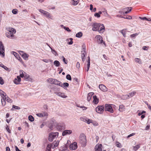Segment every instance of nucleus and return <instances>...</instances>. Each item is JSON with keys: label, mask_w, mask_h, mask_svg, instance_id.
<instances>
[{"label": "nucleus", "mask_w": 151, "mask_h": 151, "mask_svg": "<svg viewBox=\"0 0 151 151\" xmlns=\"http://www.w3.org/2000/svg\"><path fill=\"white\" fill-rule=\"evenodd\" d=\"M92 30L94 31H98L99 32L104 31L105 27L103 24L94 23L92 25Z\"/></svg>", "instance_id": "f257e3e1"}, {"label": "nucleus", "mask_w": 151, "mask_h": 151, "mask_svg": "<svg viewBox=\"0 0 151 151\" xmlns=\"http://www.w3.org/2000/svg\"><path fill=\"white\" fill-rule=\"evenodd\" d=\"M79 141L82 147H84L86 145L87 140L86 137L84 134H81L79 137Z\"/></svg>", "instance_id": "f03ea898"}, {"label": "nucleus", "mask_w": 151, "mask_h": 151, "mask_svg": "<svg viewBox=\"0 0 151 151\" xmlns=\"http://www.w3.org/2000/svg\"><path fill=\"white\" fill-rule=\"evenodd\" d=\"M115 106L114 105L106 104L104 107V110L112 113L114 112L113 108H114Z\"/></svg>", "instance_id": "7ed1b4c3"}, {"label": "nucleus", "mask_w": 151, "mask_h": 151, "mask_svg": "<svg viewBox=\"0 0 151 151\" xmlns=\"http://www.w3.org/2000/svg\"><path fill=\"white\" fill-rule=\"evenodd\" d=\"M58 135V132H52L50 133L48 137V139L50 142L52 141L53 139Z\"/></svg>", "instance_id": "20e7f679"}, {"label": "nucleus", "mask_w": 151, "mask_h": 151, "mask_svg": "<svg viewBox=\"0 0 151 151\" xmlns=\"http://www.w3.org/2000/svg\"><path fill=\"white\" fill-rule=\"evenodd\" d=\"M57 125V123L55 120L52 119L50 120L48 124V127L51 130H52L54 126Z\"/></svg>", "instance_id": "39448f33"}, {"label": "nucleus", "mask_w": 151, "mask_h": 151, "mask_svg": "<svg viewBox=\"0 0 151 151\" xmlns=\"http://www.w3.org/2000/svg\"><path fill=\"white\" fill-rule=\"evenodd\" d=\"M4 47L3 44L2 42L1 41L0 42V54L1 55H2L3 57L4 56Z\"/></svg>", "instance_id": "423d86ee"}, {"label": "nucleus", "mask_w": 151, "mask_h": 151, "mask_svg": "<svg viewBox=\"0 0 151 151\" xmlns=\"http://www.w3.org/2000/svg\"><path fill=\"white\" fill-rule=\"evenodd\" d=\"M82 47H83V50L81 51L82 56L81 58L83 62H84L85 60V55L86 53V47L85 45H83L82 46Z\"/></svg>", "instance_id": "0eeeda50"}, {"label": "nucleus", "mask_w": 151, "mask_h": 151, "mask_svg": "<svg viewBox=\"0 0 151 151\" xmlns=\"http://www.w3.org/2000/svg\"><path fill=\"white\" fill-rule=\"evenodd\" d=\"M56 128L59 131H61L65 129V125L64 124L59 123L57 124Z\"/></svg>", "instance_id": "6e6552de"}, {"label": "nucleus", "mask_w": 151, "mask_h": 151, "mask_svg": "<svg viewBox=\"0 0 151 151\" xmlns=\"http://www.w3.org/2000/svg\"><path fill=\"white\" fill-rule=\"evenodd\" d=\"M104 106H99L96 108V110L97 112L99 113H101L104 111Z\"/></svg>", "instance_id": "1a4fd4ad"}, {"label": "nucleus", "mask_w": 151, "mask_h": 151, "mask_svg": "<svg viewBox=\"0 0 151 151\" xmlns=\"http://www.w3.org/2000/svg\"><path fill=\"white\" fill-rule=\"evenodd\" d=\"M96 37L97 39V42L99 44L103 43L105 45V42L103 41V38L101 36L97 35L96 36Z\"/></svg>", "instance_id": "9d476101"}, {"label": "nucleus", "mask_w": 151, "mask_h": 151, "mask_svg": "<svg viewBox=\"0 0 151 151\" xmlns=\"http://www.w3.org/2000/svg\"><path fill=\"white\" fill-rule=\"evenodd\" d=\"M70 149L71 150H74L77 148V145L76 142H75L71 144L69 146Z\"/></svg>", "instance_id": "9b49d317"}, {"label": "nucleus", "mask_w": 151, "mask_h": 151, "mask_svg": "<svg viewBox=\"0 0 151 151\" xmlns=\"http://www.w3.org/2000/svg\"><path fill=\"white\" fill-rule=\"evenodd\" d=\"M6 36L7 37L12 39H15L16 38V37L14 36L13 34L9 32H6Z\"/></svg>", "instance_id": "f8f14e48"}, {"label": "nucleus", "mask_w": 151, "mask_h": 151, "mask_svg": "<svg viewBox=\"0 0 151 151\" xmlns=\"http://www.w3.org/2000/svg\"><path fill=\"white\" fill-rule=\"evenodd\" d=\"M102 147L101 144H97L95 146V149L96 151H102Z\"/></svg>", "instance_id": "ddd939ff"}, {"label": "nucleus", "mask_w": 151, "mask_h": 151, "mask_svg": "<svg viewBox=\"0 0 151 151\" xmlns=\"http://www.w3.org/2000/svg\"><path fill=\"white\" fill-rule=\"evenodd\" d=\"M99 88L101 91H103L105 92L107 91V88L103 84L99 85Z\"/></svg>", "instance_id": "4468645a"}, {"label": "nucleus", "mask_w": 151, "mask_h": 151, "mask_svg": "<svg viewBox=\"0 0 151 151\" xmlns=\"http://www.w3.org/2000/svg\"><path fill=\"white\" fill-rule=\"evenodd\" d=\"M72 132V131L71 130H65L63 132L62 135L64 136L67 135H69L71 134Z\"/></svg>", "instance_id": "2eb2a0df"}, {"label": "nucleus", "mask_w": 151, "mask_h": 151, "mask_svg": "<svg viewBox=\"0 0 151 151\" xmlns=\"http://www.w3.org/2000/svg\"><path fill=\"white\" fill-rule=\"evenodd\" d=\"M21 81V78L19 76H17V78H15L14 80V83L16 84L17 85L20 83H19Z\"/></svg>", "instance_id": "dca6fc26"}, {"label": "nucleus", "mask_w": 151, "mask_h": 151, "mask_svg": "<svg viewBox=\"0 0 151 151\" xmlns=\"http://www.w3.org/2000/svg\"><path fill=\"white\" fill-rule=\"evenodd\" d=\"M59 141L58 140L57 142L55 141L51 145V148H54L57 147L58 145Z\"/></svg>", "instance_id": "f3484780"}, {"label": "nucleus", "mask_w": 151, "mask_h": 151, "mask_svg": "<svg viewBox=\"0 0 151 151\" xmlns=\"http://www.w3.org/2000/svg\"><path fill=\"white\" fill-rule=\"evenodd\" d=\"M6 30L9 32L12 33L14 35L16 32V31L15 29L13 28H7Z\"/></svg>", "instance_id": "a211bd4d"}, {"label": "nucleus", "mask_w": 151, "mask_h": 151, "mask_svg": "<svg viewBox=\"0 0 151 151\" xmlns=\"http://www.w3.org/2000/svg\"><path fill=\"white\" fill-rule=\"evenodd\" d=\"M55 93L58 96H60L63 98H65L67 97V96L65 95L63 93L61 92H55Z\"/></svg>", "instance_id": "6ab92c4d"}, {"label": "nucleus", "mask_w": 151, "mask_h": 151, "mask_svg": "<svg viewBox=\"0 0 151 151\" xmlns=\"http://www.w3.org/2000/svg\"><path fill=\"white\" fill-rule=\"evenodd\" d=\"M53 84L60 86L61 85V82L57 79H55Z\"/></svg>", "instance_id": "aec40b11"}, {"label": "nucleus", "mask_w": 151, "mask_h": 151, "mask_svg": "<svg viewBox=\"0 0 151 151\" xmlns=\"http://www.w3.org/2000/svg\"><path fill=\"white\" fill-rule=\"evenodd\" d=\"M93 97V103L95 104H97L99 102V99L97 98L96 96V95L94 96Z\"/></svg>", "instance_id": "412c9836"}, {"label": "nucleus", "mask_w": 151, "mask_h": 151, "mask_svg": "<svg viewBox=\"0 0 151 151\" xmlns=\"http://www.w3.org/2000/svg\"><path fill=\"white\" fill-rule=\"evenodd\" d=\"M60 86L65 89L69 86V84L66 82L64 83L63 84L61 83V85Z\"/></svg>", "instance_id": "4be33fe9"}, {"label": "nucleus", "mask_w": 151, "mask_h": 151, "mask_svg": "<svg viewBox=\"0 0 151 151\" xmlns=\"http://www.w3.org/2000/svg\"><path fill=\"white\" fill-rule=\"evenodd\" d=\"M29 57V55L26 53L23 54V55H22V57L25 60H28Z\"/></svg>", "instance_id": "5701e85b"}, {"label": "nucleus", "mask_w": 151, "mask_h": 151, "mask_svg": "<svg viewBox=\"0 0 151 151\" xmlns=\"http://www.w3.org/2000/svg\"><path fill=\"white\" fill-rule=\"evenodd\" d=\"M94 93L93 92L89 93L88 94V96L87 97V100L89 101L91 99V98L93 95V94Z\"/></svg>", "instance_id": "b1692460"}, {"label": "nucleus", "mask_w": 151, "mask_h": 151, "mask_svg": "<svg viewBox=\"0 0 151 151\" xmlns=\"http://www.w3.org/2000/svg\"><path fill=\"white\" fill-rule=\"evenodd\" d=\"M125 109L124 106L122 104L120 105L119 106V111L120 112H122Z\"/></svg>", "instance_id": "393cba45"}, {"label": "nucleus", "mask_w": 151, "mask_h": 151, "mask_svg": "<svg viewBox=\"0 0 151 151\" xmlns=\"http://www.w3.org/2000/svg\"><path fill=\"white\" fill-rule=\"evenodd\" d=\"M46 14H44L45 15V16L46 17L50 18L51 19H52V16H51L50 14V13L46 11Z\"/></svg>", "instance_id": "a878e982"}, {"label": "nucleus", "mask_w": 151, "mask_h": 151, "mask_svg": "<svg viewBox=\"0 0 151 151\" xmlns=\"http://www.w3.org/2000/svg\"><path fill=\"white\" fill-rule=\"evenodd\" d=\"M102 12L99 11L98 13H96L94 15V16L95 17H96L97 18H99L100 17V14H102Z\"/></svg>", "instance_id": "bb28decb"}, {"label": "nucleus", "mask_w": 151, "mask_h": 151, "mask_svg": "<svg viewBox=\"0 0 151 151\" xmlns=\"http://www.w3.org/2000/svg\"><path fill=\"white\" fill-rule=\"evenodd\" d=\"M24 79L26 81H29L30 79L29 76L27 73H25L24 75Z\"/></svg>", "instance_id": "cd10ccee"}, {"label": "nucleus", "mask_w": 151, "mask_h": 151, "mask_svg": "<svg viewBox=\"0 0 151 151\" xmlns=\"http://www.w3.org/2000/svg\"><path fill=\"white\" fill-rule=\"evenodd\" d=\"M54 64L56 66L58 67L60 66V63L59 61L55 60L54 62Z\"/></svg>", "instance_id": "c85d7f7f"}, {"label": "nucleus", "mask_w": 151, "mask_h": 151, "mask_svg": "<svg viewBox=\"0 0 151 151\" xmlns=\"http://www.w3.org/2000/svg\"><path fill=\"white\" fill-rule=\"evenodd\" d=\"M83 35V34L81 32H79L76 34V37L78 38L81 37Z\"/></svg>", "instance_id": "c756f323"}, {"label": "nucleus", "mask_w": 151, "mask_h": 151, "mask_svg": "<svg viewBox=\"0 0 151 151\" xmlns=\"http://www.w3.org/2000/svg\"><path fill=\"white\" fill-rule=\"evenodd\" d=\"M0 95L2 97H5L6 96V93L0 89Z\"/></svg>", "instance_id": "7c9ffc66"}, {"label": "nucleus", "mask_w": 151, "mask_h": 151, "mask_svg": "<svg viewBox=\"0 0 151 151\" xmlns=\"http://www.w3.org/2000/svg\"><path fill=\"white\" fill-rule=\"evenodd\" d=\"M54 79H55L53 78H49L47 80V82L50 83L51 84H53Z\"/></svg>", "instance_id": "2f4dec72"}, {"label": "nucleus", "mask_w": 151, "mask_h": 151, "mask_svg": "<svg viewBox=\"0 0 151 151\" xmlns=\"http://www.w3.org/2000/svg\"><path fill=\"white\" fill-rule=\"evenodd\" d=\"M129 95H123L121 97V99L123 100H125L129 99Z\"/></svg>", "instance_id": "473e14b6"}, {"label": "nucleus", "mask_w": 151, "mask_h": 151, "mask_svg": "<svg viewBox=\"0 0 151 151\" xmlns=\"http://www.w3.org/2000/svg\"><path fill=\"white\" fill-rule=\"evenodd\" d=\"M4 98L5 99V100H6V101L8 102L12 103V99H11L8 96H7V97L5 96Z\"/></svg>", "instance_id": "72a5a7b5"}, {"label": "nucleus", "mask_w": 151, "mask_h": 151, "mask_svg": "<svg viewBox=\"0 0 151 151\" xmlns=\"http://www.w3.org/2000/svg\"><path fill=\"white\" fill-rule=\"evenodd\" d=\"M13 109H20V108L19 106H15L14 105H13L12 106V108L11 109V110L12 111H14V110Z\"/></svg>", "instance_id": "f704fd0d"}, {"label": "nucleus", "mask_w": 151, "mask_h": 151, "mask_svg": "<svg viewBox=\"0 0 151 151\" xmlns=\"http://www.w3.org/2000/svg\"><path fill=\"white\" fill-rule=\"evenodd\" d=\"M135 60L136 62H137L139 64H141L142 63V61L139 58H136L135 59Z\"/></svg>", "instance_id": "c9c22d12"}, {"label": "nucleus", "mask_w": 151, "mask_h": 151, "mask_svg": "<svg viewBox=\"0 0 151 151\" xmlns=\"http://www.w3.org/2000/svg\"><path fill=\"white\" fill-rule=\"evenodd\" d=\"M49 47L51 50V51L52 53L54 54L55 56L58 55V54H57V52L55 50L53 49L50 46Z\"/></svg>", "instance_id": "e433bc0d"}, {"label": "nucleus", "mask_w": 151, "mask_h": 151, "mask_svg": "<svg viewBox=\"0 0 151 151\" xmlns=\"http://www.w3.org/2000/svg\"><path fill=\"white\" fill-rule=\"evenodd\" d=\"M80 119L82 121L86 122L87 121L86 119H87V118L86 117H81L80 118Z\"/></svg>", "instance_id": "4c0bfd02"}, {"label": "nucleus", "mask_w": 151, "mask_h": 151, "mask_svg": "<svg viewBox=\"0 0 151 151\" xmlns=\"http://www.w3.org/2000/svg\"><path fill=\"white\" fill-rule=\"evenodd\" d=\"M29 120L31 122H33L34 121V118L32 115H29L28 116Z\"/></svg>", "instance_id": "58836bf2"}, {"label": "nucleus", "mask_w": 151, "mask_h": 151, "mask_svg": "<svg viewBox=\"0 0 151 151\" xmlns=\"http://www.w3.org/2000/svg\"><path fill=\"white\" fill-rule=\"evenodd\" d=\"M51 148V147L50 144H48L45 151H50Z\"/></svg>", "instance_id": "ea45409f"}, {"label": "nucleus", "mask_w": 151, "mask_h": 151, "mask_svg": "<svg viewBox=\"0 0 151 151\" xmlns=\"http://www.w3.org/2000/svg\"><path fill=\"white\" fill-rule=\"evenodd\" d=\"M1 104L3 106H4L6 104L5 99L4 98L1 99Z\"/></svg>", "instance_id": "a19ab883"}, {"label": "nucleus", "mask_w": 151, "mask_h": 151, "mask_svg": "<svg viewBox=\"0 0 151 151\" xmlns=\"http://www.w3.org/2000/svg\"><path fill=\"white\" fill-rule=\"evenodd\" d=\"M6 129L8 132L9 133H11V130L9 129V127L7 124L6 125Z\"/></svg>", "instance_id": "79ce46f5"}, {"label": "nucleus", "mask_w": 151, "mask_h": 151, "mask_svg": "<svg viewBox=\"0 0 151 151\" xmlns=\"http://www.w3.org/2000/svg\"><path fill=\"white\" fill-rule=\"evenodd\" d=\"M139 145H138L133 147V149L135 151H136L140 147Z\"/></svg>", "instance_id": "37998d69"}, {"label": "nucleus", "mask_w": 151, "mask_h": 151, "mask_svg": "<svg viewBox=\"0 0 151 151\" xmlns=\"http://www.w3.org/2000/svg\"><path fill=\"white\" fill-rule=\"evenodd\" d=\"M73 1V3H72V5L74 6H76V5L78 4L79 2V1H75L74 0H72Z\"/></svg>", "instance_id": "c03bdc74"}, {"label": "nucleus", "mask_w": 151, "mask_h": 151, "mask_svg": "<svg viewBox=\"0 0 151 151\" xmlns=\"http://www.w3.org/2000/svg\"><path fill=\"white\" fill-rule=\"evenodd\" d=\"M66 79L69 80H71L72 78L70 75L69 74H68L66 76Z\"/></svg>", "instance_id": "a18cd8bd"}, {"label": "nucleus", "mask_w": 151, "mask_h": 151, "mask_svg": "<svg viewBox=\"0 0 151 151\" xmlns=\"http://www.w3.org/2000/svg\"><path fill=\"white\" fill-rule=\"evenodd\" d=\"M39 10L40 12L41 13L43 14L44 15L46 14V13H47L46 11L44 10L41 9H39Z\"/></svg>", "instance_id": "49530a36"}, {"label": "nucleus", "mask_w": 151, "mask_h": 151, "mask_svg": "<svg viewBox=\"0 0 151 151\" xmlns=\"http://www.w3.org/2000/svg\"><path fill=\"white\" fill-rule=\"evenodd\" d=\"M13 54L18 59V57L19 56L18 53L15 52H13Z\"/></svg>", "instance_id": "de8ad7c7"}, {"label": "nucleus", "mask_w": 151, "mask_h": 151, "mask_svg": "<svg viewBox=\"0 0 151 151\" xmlns=\"http://www.w3.org/2000/svg\"><path fill=\"white\" fill-rule=\"evenodd\" d=\"M124 29H123L121 30V33L122 34L124 37H126V35L125 32H124Z\"/></svg>", "instance_id": "09e8293b"}, {"label": "nucleus", "mask_w": 151, "mask_h": 151, "mask_svg": "<svg viewBox=\"0 0 151 151\" xmlns=\"http://www.w3.org/2000/svg\"><path fill=\"white\" fill-rule=\"evenodd\" d=\"M17 59L22 64L24 65V64H25L24 63V62L23 61L22 59L20 58L19 56V57H18V59Z\"/></svg>", "instance_id": "8fccbe9b"}, {"label": "nucleus", "mask_w": 151, "mask_h": 151, "mask_svg": "<svg viewBox=\"0 0 151 151\" xmlns=\"http://www.w3.org/2000/svg\"><path fill=\"white\" fill-rule=\"evenodd\" d=\"M4 83V81L2 78L0 77V84L1 85H3Z\"/></svg>", "instance_id": "3c124183"}, {"label": "nucleus", "mask_w": 151, "mask_h": 151, "mask_svg": "<svg viewBox=\"0 0 151 151\" xmlns=\"http://www.w3.org/2000/svg\"><path fill=\"white\" fill-rule=\"evenodd\" d=\"M62 58H63V60L65 64H67L68 63L67 61L65 59L63 56H62Z\"/></svg>", "instance_id": "603ef678"}, {"label": "nucleus", "mask_w": 151, "mask_h": 151, "mask_svg": "<svg viewBox=\"0 0 151 151\" xmlns=\"http://www.w3.org/2000/svg\"><path fill=\"white\" fill-rule=\"evenodd\" d=\"M136 93V92L135 91H133L132 92L129 93L128 95H129V97H132L133 96H134Z\"/></svg>", "instance_id": "864d4df0"}, {"label": "nucleus", "mask_w": 151, "mask_h": 151, "mask_svg": "<svg viewBox=\"0 0 151 151\" xmlns=\"http://www.w3.org/2000/svg\"><path fill=\"white\" fill-rule=\"evenodd\" d=\"M88 64H87V71H88L89 69V67L90 66V61H87Z\"/></svg>", "instance_id": "5fc2aeb1"}, {"label": "nucleus", "mask_w": 151, "mask_h": 151, "mask_svg": "<svg viewBox=\"0 0 151 151\" xmlns=\"http://www.w3.org/2000/svg\"><path fill=\"white\" fill-rule=\"evenodd\" d=\"M2 68L7 71H10V70H9V69L8 68L4 65H2Z\"/></svg>", "instance_id": "6e6d98bb"}, {"label": "nucleus", "mask_w": 151, "mask_h": 151, "mask_svg": "<svg viewBox=\"0 0 151 151\" xmlns=\"http://www.w3.org/2000/svg\"><path fill=\"white\" fill-rule=\"evenodd\" d=\"M138 35L139 33H137L133 34L130 35V37H135L136 36Z\"/></svg>", "instance_id": "4d7b16f0"}, {"label": "nucleus", "mask_w": 151, "mask_h": 151, "mask_svg": "<svg viewBox=\"0 0 151 151\" xmlns=\"http://www.w3.org/2000/svg\"><path fill=\"white\" fill-rule=\"evenodd\" d=\"M12 12L13 14H16L17 13V9H13Z\"/></svg>", "instance_id": "13d9d810"}, {"label": "nucleus", "mask_w": 151, "mask_h": 151, "mask_svg": "<svg viewBox=\"0 0 151 151\" xmlns=\"http://www.w3.org/2000/svg\"><path fill=\"white\" fill-rule=\"evenodd\" d=\"M63 28L66 30L68 32H71V30L69 29V27H64Z\"/></svg>", "instance_id": "bf43d9fd"}, {"label": "nucleus", "mask_w": 151, "mask_h": 151, "mask_svg": "<svg viewBox=\"0 0 151 151\" xmlns=\"http://www.w3.org/2000/svg\"><path fill=\"white\" fill-rule=\"evenodd\" d=\"M68 147V145L67 144H65L64 145V146H63V147L62 150H68L67 149Z\"/></svg>", "instance_id": "052dcab7"}, {"label": "nucleus", "mask_w": 151, "mask_h": 151, "mask_svg": "<svg viewBox=\"0 0 151 151\" xmlns=\"http://www.w3.org/2000/svg\"><path fill=\"white\" fill-rule=\"evenodd\" d=\"M130 8H131V9H132V7H126L125 8H124V9H123V10H124V11H127V10H128V11H129V10L130 9Z\"/></svg>", "instance_id": "680f3d73"}, {"label": "nucleus", "mask_w": 151, "mask_h": 151, "mask_svg": "<svg viewBox=\"0 0 151 151\" xmlns=\"http://www.w3.org/2000/svg\"><path fill=\"white\" fill-rule=\"evenodd\" d=\"M87 121L86 122L88 124H90V123H92V120H91L87 118V119H86Z\"/></svg>", "instance_id": "e2e57ef3"}, {"label": "nucleus", "mask_w": 151, "mask_h": 151, "mask_svg": "<svg viewBox=\"0 0 151 151\" xmlns=\"http://www.w3.org/2000/svg\"><path fill=\"white\" fill-rule=\"evenodd\" d=\"M102 12L103 13H104V16H105L106 17L108 16V14L106 12V10L105 11H103Z\"/></svg>", "instance_id": "0e129e2a"}, {"label": "nucleus", "mask_w": 151, "mask_h": 151, "mask_svg": "<svg viewBox=\"0 0 151 151\" xmlns=\"http://www.w3.org/2000/svg\"><path fill=\"white\" fill-rule=\"evenodd\" d=\"M124 19H132V17L131 16H127L125 17H124Z\"/></svg>", "instance_id": "69168bd1"}, {"label": "nucleus", "mask_w": 151, "mask_h": 151, "mask_svg": "<svg viewBox=\"0 0 151 151\" xmlns=\"http://www.w3.org/2000/svg\"><path fill=\"white\" fill-rule=\"evenodd\" d=\"M43 116H48V113L46 112H43L42 113Z\"/></svg>", "instance_id": "338daca9"}, {"label": "nucleus", "mask_w": 151, "mask_h": 151, "mask_svg": "<svg viewBox=\"0 0 151 151\" xmlns=\"http://www.w3.org/2000/svg\"><path fill=\"white\" fill-rule=\"evenodd\" d=\"M116 143L117 144H116V145L117 146V147H121L122 146L121 144L119 142H116Z\"/></svg>", "instance_id": "774afa93"}]
</instances>
